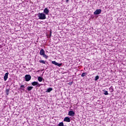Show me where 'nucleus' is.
Masks as SVG:
<instances>
[{"instance_id":"1","label":"nucleus","mask_w":126,"mask_h":126,"mask_svg":"<svg viewBox=\"0 0 126 126\" xmlns=\"http://www.w3.org/2000/svg\"><path fill=\"white\" fill-rule=\"evenodd\" d=\"M37 16L39 17V19L41 20H44L46 19V15L44 13H39L38 14H37Z\"/></svg>"},{"instance_id":"2","label":"nucleus","mask_w":126,"mask_h":126,"mask_svg":"<svg viewBox=\"0 0 126 126\" xmlns=\"http://www.w3.org/2000/svg\"><path fill=\"white\" fill-rule=\"evenodd\" d=\"M39 54L41 56H43V58H44L45 59H48V56L45 55V52L44 49H41Z\"/></svg>"},{"instance_id":"3","label":"nucleus","mask_w":126,"mask_h":126,"mask_svg":"<svg viewBox=\"0 0 126 126\" xmlns=\"http://www.w3.org/2000/svg\"><path fill=\"white\" fill-rule=\"evenodd\" d=\"M31 78L32 77L30 75L27 74L25 75V81L27 82H29L31 80Z\"/></svg>"},{"instance_id":"4","label":"nucleus","mask_w":126,"mask_h":126,"mask_svg":"<svg viewBox=\"0 0 126 126\" xmlns=\"http://www.w3.org/2000/svg\"><path fill=\"white\" fill-rule=\"evenodd\" d=\"M32 84L33 86H36L37 87H40V86L41 85V84H39V83L36 81H34V82H32Z\"/></svg>"},{"instance_id":"5","label":"nucleus","mask_w":126,"mask_h":126,"mask_svg":"<svg viewBox=\"0 0 126 126\" xmlns=\"http://www.w3.org/2000/svg\"><path fill=\"white\" fill-rule=\"evenodd\" d=\"M101 12V9H97L94 12V15H98Z\"/></svg>"},{"instance_id":"6","label":"nucleus","mask_w":126,"mask_h":126,"mask_svg":"<svg viewBox=\"0 0 126 126\" xmlns=\"http://www.w3.org/2000/svg\"><path fill=\"white\" fill-rule=\"evenodd\" d=\"M52 63L59 67H61V66H62V63H57L56 61H52Z\"/></svg>"},{"instance_id":"7","label":"nucleus","mask_w":126,"mask_h":126,"mask_svg":"<svg viewBox=\"0 0 126 126\" xmlns=\"http://www.w3.org/2000/svg\"><path fill=\"white\" fill-rule=\"evenodd\" d=\"M68 115L70 117H74L75 115V112L73 111H69Z\"/></svg>"},{"instance_id":"8","label":"nucleus","mask_w":126,"mask_h":126,"mask_svg":"<svg viewBox=\"0 0 126 126\" xmlns=\"http://www.w3.org/2000/svg\"><path fill=\"white\" fill-rule=\"evenodd\" d=\"M64 122H67V123H70L71 120H70V118H69V117H65L64 119Z\"/></svg>"},{"instance_id":"9","label":"nucleus","mask_w":126,"mask_h":126,"mask_svg":"<svg viewBox=\"0 0 126 126\" xmlns=\"http://www.w3.org/2000/svg\"><path fill=\"white\" fill-rule=\"evenodd\" d=\"M43 12L46 14V15H48L49 11L48 10V9L47 8H45L43 11Z\"/></svg>"},{"instance_id":"10","label":"nucleus","mask_w":126,"mask_h":126,"mask_svg":"<svg viewBox=\"0 0 126 126\" xmlns=\"http://www.w3.org/2000/svg\"><path fill=\"white\" fill-rule=\"evenodd\" d=\"M8 73H5V75H4V81H6L8 78Z\"/></svg>"},{"instance_id":"11","label":"nucleus","mask_w":126,"mask_h":126,"mask_svg":"<svg viewBox=\"0 0 126 126\" xmlns=\"http://www.w3.org/2000/svg\"><path fill=\"white\" fill-rule=\"evenodd\" d=\"M52 91H53L52 88H49V89H48L46 91V93H50Z\"/></svg>"},{"instance_id":"12","label":"nucleus","mask_w":126,"mask_h":126,"mask_svg":"<svg viewBox=\"0 0 126 126\" xmlns=\"http://www.w3.org/2000/svg\"><path fill=\"white\" fill-rule=\"evenodd\" d=\"M37 80L39 81V82H41L42 81H43V78L39 76L38 77V78H37Z\"/></svg>"},{"instance_id":"13","label":"nucleus","mask_w":126,"mask_h":126,"mask_svg":"<svg viewBox=\"0 0 126 126\" xmlns=\"http://www.w3.org/2000/svg\"><path fill=\"white\" fill-rule=\"evenodd\" d=\"M103 92H104V94H105V95H107L109 94L108 93V91H106L105 90H103Z\"/></svg>"},{"instance_id":"14","label":"nucleus","mask_w":126,"mask_h":126,"mask_svg":"<svg viewBox=\"0 0 126 126\" xmlns=\"http://www.w3.org/2000/svg\"><path fill=\"white\" fill-rule=\"evenodd\" d=\"M9 91H10L9 89H6V94L7 95H8V94H9Z\"/></svg>"},{"instance_id":"15","label":"nucleus","mask_w":126,"mask_h":126,"mask_svg":"<svg viewBox=\"0 0 126 126\" xmlns=\"http://www.w3.org/2000/svg\"><path fill=\"white\" fill-rule=\"evenodd\" d=\"M39 63H42L44 64H46L45 61H44V60H40Z\"/></svg>"},{"instance_id":"16","label":"nucleus","mask_w":126,"mask_h":126,"mask_svg":"<svg viewBox=\"0 0 126 126\" xmlns=\"http://www.w3.org/2000/svg\"><path fill=\"white\" fill-rule=\"evenodd\" d=\"M87 75V73H83L82 74V75H81V76H82V77H84V76H86Z\"/></svg>"},{"instance_id":"17","label":"nucleus","mask_w":126,"mask_h":126,"mask_svg":"<svg viewBox=\"0 0 126 126\" xmlns=\"http://www.w3.org/2000/svg\"><path fill=\"white\" fill-rule=\"evenodd\" d=\"M24 88H25V86L24 85H21L20 86V89L23 90V91H24Z\"/></svg>"},{"instance_id":"18","label":"nucleus","mask_w":126,"mask_h":126,"mask_svg":"<svg viewBox=\"0 0 126 126\" xmlns=\"http://www.w3.org/2000/svg\"><path fill=\"white\" fill-rule=\"evenodd\" d=\"M33 89L32 87H30L28 88V91L29 92L31 91V90Z\"/></svg>"},{"instance_id":"19","label":"nucleus","mask_w":126,"mask_h":126,"mask_svg":"<svg viewBox=\"0 0 126 126\" xmlns=\"http://www.w3.org/2000/svg\"><path fill=\"white\" fill-rule=\"evenodd\" d=\"M58 126H64V124L63 122H61L58 124Z\"/></svg>"},{"instance_id":"20","label":"nucleus","mask_w":126,"mask_h":126,"mask_svg":"<svg viewBox=\"0 0 126 126\" xmlns=\"http://www.w3.org/2000/svg\"><path fill=\"white\" fill-rule=\"evenodd\" d=\"M99 76L98 75H97V76H96L95 77V81H97V80H98L99 79Z\"/></svg>"},{"instance_id":"21","label":"nucleus","mask_w":126,"mask_h":126,"mask_svg":"<svg viewBox=\"0 0 126 126\" xmlns=\"http://www.w3.org/2000/svg\"><path fill=\"white\" fill-rule=\"evenodd\" d=\"M109 90L111 93H113L114 92V89H113V88H110Z\"/></svg>"},{"instance_id":"22","label":"nucleus","mask_w":126,"mask_h":126,"mask_svg":"<svg viewBox=\"0 0 126 126\" xmlns=\"http://www.w3.org/2000/svg\"><path fill=\"white\" fill-rule=\"evenodd\" d=\"M68 1H69V0H66V3L68 2Z\"/></svg>"}]
</instances>
